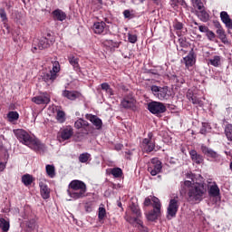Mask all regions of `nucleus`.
<instances>
[{"label":"nucleus","instance_id":"f257e3e1","mask_svg":"<svg viewBox=\"0 0 232 232\" xmlns=\"http://www.w3.org/2000/svg\"><path fill=\"white\" fill-rule=\"evenodd\" d=\"M181 186L184 189H187V200L190 204H200L206 198L208 189L204 183H193L192 181L186 180Z\"/></svg>","mask_w":232,"mask_h":232},{"label":"nucleus","instance_id":"f03ea898","mask_svg":"<svg viewBox=\"0 0 232 232\" xmlns=\"http://www.w3.org/2000/svg\"><path fill=\"white\" fill-rule=\"evenodd\" d=\"M13 131L19 142L28 146L31 150H34V151H43L44 150V144L41 143L39 140L32 137L26 130L23 129H15Z\"/></svg>","mask_w":232,"mask_h":232},{"label":"nucleus","instance_id":"7ed1b4c3","mask_svg":"<svg viewBox=\"0 0 232 232\" xmlns=\"http://www.w3.org/2000/svg\"><path fill=\"white\" fill-rule=\"evenodd\" d=\"M71 189L67 193L71 198L77 200L86 195V184L79 179H74L69 184Z\"/></svg>","mask_w":232,"mask_h":232},{"label":"nucleus","instance_id":"20e7f679","mask_svg":"<svg viewBox=\"0 0 232 232\" xmlns=\"http://www.w3.org/2000/svg\"><path fill=\"white\" fill-rule=\"evenodd\" d=\"M130 209L134 215H136L137 218H132L130 216L125 217V220L129 222V224H131L132 226H135V227H138V229L141 232H148V227H144V223L142 220H140L139 218L141 217L140 209L136 205H132L130 207Z\"/></svg>","mask_w":232,"mask_h":232},{"label":"nucleus","instance_id":"39448f33","mask_svg":"<svg viewBox=\"0 0 232 232\" xmlns=\"http://www.w3.org/2000/svg\"><path fill=\"white\" fill-rule=\"evenodd\" d=\"M59 72H61V64L59 62L55 61L53 63L52 70L42 74V79L47 84H53V82H55V79L59 77Z\"/></svg>","mask_w":232,"mask_h":232},{"label":"nucleus","instance_id":"423d86ee","mask_svg":"<svg viewBox=\"0 0 232 232\" xmlns=\"http://www.w3.org/2000/svg\"><path fill=\"white\" fill-rule=\"evenodd\" d=\"M179 207L180 200L179 199V196H174L169 199V206L167 208L168 220H171V218H175V217H177V213L179 211Z\"/></svg>","mask_w":232,"mask_h":232},{"label":"nucleus","instance_id":"0eeeda50","mask_svg":"<svg viewBox=\"0 0 232 232\" xmlns=\"http://www.w3.org/2000/svg\"><path fill=\"white\" fill-rule=\"evenodd\" d=\"M34 43V44H36L33 48V52L34 53H35L36 50H44V48H48L50 44H53V43H55V38L53 37V35L48 33L46 36L42 37L40 40H36Z\"/></svg>","mask_w":232,"mask_h":232},{"label":"nucleus","instance_id":"6e6552de","mask_svg":"<svg viewBox=\"0 0 232 232\" xmlns=\"http://www.w3.org/2000/svg\"><path fill=\"white\" fill-rule=\"evenodd\" d=\"M152 208H154L153 210L150 211L148 214H146V218L147 220H150V222H153L159 218V215H160V199L157 197H152Z\"/></svg>","mask_w":232,"mask_h":232},{"label":"nucleus","instance_id":"1a4fd4ad","mask_svg":"<svg viewBox=\"0 0 232 232\" xmlns=\"http://www.w3.org/2000/svg\"><path fill=\"white\" fill-rule=\"evenodd\" d=\"M150 90L154 97L159 99V101H168V99H169V94H168V86L160 87L152 85L150 86Z\"/></svg>","mask_w":232,"mask_h":232},{"label":"nucleus","instance_id":"9d476101","mask_svg":"<svg viewBox=\"0 0 232 232\" xmlns=\"http://www.w3.org/2000/svg\"><path fill=\"white\" fill-rule=\"evenodd\" d=\"M141 150L145 153H151L155 150V140H153V132L148 133V138L143 139L141 142Z\"/></svg>","mask_w":232,"mask_h":232},{"label":"nucleus","instance_id":"9b49d317","mask_svg":"<svg viewBox=\"0 0 232 232\" xmlns=\"http://www.w3.org/2000/svg\"><path fill=\"white\" fill-rule=\"evenodd\" d=\"M148 171L152 177L159 175L162 171V162L159 158H153L149 163Z\"/></svg>","mask_w":232,"mask_h":232},{"label":"nucleus","instance_id":"f8f14e48","mask_svg":"<svg viewBox=\"0 0 232 232\" xmlns=\"http://www.w3.org/2000/svg\"><path fill=\"white\" fill-rule=\"evenodd\" d=\"M148 110L153 115H159V113H165L166 105L160 102H151L148 103Z\"/></svg>","mask_w":232,"mask_h":232},{"label":"nucleus","instance_id":"ddd939ff","mask_svg":"<svg viewBox=\"0 0 232 232\" xmlns=\"http://www.w3.org/2000/svg\"><path fill=\"white\" fill-rule=\"evenodd\" d=\"M208 195L213 198L220 197V188L216 181L208 180Z\"/></svg>","mask_w":232,"mask_h":232},{"label":"nucleus","instance_id":"4468645a","mask_svg":"<svg viewBox=\"0 0 232 232\" xmlns=\"http://www.w3.org/2000/svg\"><path fill=\"white\" fill-rule=\"evenodd\" d=\"M33 102H34V104H50V94H48L47 92H42L40 93V95L38 96H34L32 98Z\"/></svg>","mask_w":232,"mask_h":232},{"label":"nucleus","instance_id":"2eb2a0df","mask_svg":"<svg viewBox=\"0 0 232 232\" xmlns=\"http://www.w3.org/2000/svg\"><path fill=\"white\" fill-rule=\"evenodd\" d=\"M85 119H87V121H90V122H92L96 130L102 129V120H101V118L97 117L96 115L86 114Z\"/></svg>","mask_w":232,"mask_h":232},{"label":"nucleus","instance_id":"dca6fc26","mask_svg":"<svg viewBox=\"0 0 232 232\" xmlns=\"http://www.w3.org/2000/svg\"><path fill=\"white\" fill-rule=\"evenodd\" d=\"M182 63H184L186 68H188V70L195 64V63H197L193 51H191L187 56L183 58Z\"/></svg>","mask_w":232,"mask_h":232},{"label":"nucleus","instance_id":"f3484780","mask_svg":"<svg viewBox=\"0 0 232 232\" xmlns=\"http://www.w3.org/2000/svg\"><path fill=\"white\" fill-rule=\"evenodd\" d=\"M39 187L42 198L47 200V198L50 197V188H48V185L43 181L39 183Z\"/></svg>","mask_w":232,"mask_h":232},{"label":"nucleus","instance_id":"a211bd4d","mask_svg":"<svg viewBox=\"0 0 232 232\" xmlns=\"http://www.w3.org/2000/svg\"><path fill=\"white\" fill-rule=\"evenodd\" d=\"M68 61L71 66H72L74 72H81V65H79V58L71 54L68 56Z\"/></svg>","mask_w":232,"mask_h":232},{"label":"nucleus","instance_id":"6ab92c4d","mask_svg":"<svg viewBox=\"0 0 232 232\" xmlns=\"http://www.w3.org/2000/svg\"><path fill=\"white\" fill-rule=\"evenodd\" d=\"M63 96L66 99H69V101H75V99H79L81 97V92L77 91H63Z\"/></svg>","mask_w":232,"mask_h":232},{"label":"nucleus","instance_id":"aec40b11","mask_svg":"<svg viewBox=\"0 0 232 232\" xmlns=\"http://www.w3.org/2000/svg\"><path fill=\"white\" fill-rule=\"evenodd\" d=\"M106 28V23L104 22H96L92 25V31L94 34L101 35V34L104 33V29Z\"/></svg>","mask_w":232,"mask_h":232},{"label":"nucleus","instance_id":"412c9836","mask_svg":"<svg viewBox=\"0 0 232 232\" xmlns=\"http://www.w3.org/2000/svg\"><path fill=\"white\" fill-rule=\"evenodd\" d=\"M73 135V129L72 127H67L61 130L60 137L63 140H68L69 139H72V136Z\"/></svg>","mask_w":232,"mask_h":232},{"label":"nucleus","instance_id":"4be33fe9","mask_svg":"<svg viewBox=\"0 0 232 232\" xmlns=\"http://www.w3.org/2000/svg\"><path fill=\"white\" fill-rule=\"evenodd\" d=\"M201 151L204 153V155H207V157H210L211 159H218V153L217 151L206 147L205 145L201 146Z\"/></svg>","mask_w":232,"mask_h":232},{"label":"nucleus","instance_id":"5701e85b","mask_svg":"<svg viewBox=\"0 0 232 232\" xmlns=\"http://www.w3.org/2000/svg\"><path fill=\"white\" fill-rule=\"evenodd\" d=\"M53 17L54 19V21H65L66 19V13H64L63 10L61 9H56L53 12Z\"/></svg>","mask_w":232,"mask_h":232},{"label":"nucleus","instance_id":"b1692460","mask_svg":"<svg viewBox=\"0 0 232 232\" xmlns=\"http://www.w3.org/2000/svg\"><path fill=\"white\" fill-rule=\"evenodd\" d=\"M189 155L193 162H195L196 164H202V162H204V158H202L200 154L197 153V150H190Z\"/></svg>","mask_w":232,"mask_h":232},{"label":"nucleus","instance_id":"393cba45","mask_svg":"<svg viewBox=\"0 0 232 232\" xmlns=\"http://www.w3.org/2000/svg\"><path fill=\"white\" fill-rule=\"evenodd\" d=\"M88 126H90V123L83 119H79L74 122V128H76V130H86Z\"/></svg>","mask_w":232,"mask_h":232},{"label":"nucleus","instance_id":"a878e982","mask_svg":"<svg viewBox=\"0 0 232 232\" xmlns=\"http://www.w3.org/2000/svg\"><path fill=\"white\" fill-rule=\"evenodd\" d=\"M121 106L123 108H133V106H135V100H133V98H125L121 102Z\"/></svg>","mask_w":232,"mask_h":232},{"label":"nucleus","instance_id":"bb28decb","mask_svg":"<svg viewBox=\"0 0 232 232\" xmlns=\"http://www.w3.org/2000/svg\"><path fill=\"white\" fill-rule=\"evenodd\" d=\"M216 34L218 35V38L220 39V41H222V43H226L227 41V37L226 36V31H224L222 26H219L217 29Z\"/></svg>","mask_w":232,"mask_h":232},{"label":"nucleus","instance_id":"cd10ccee","mask_svg":"<svg viewBox=\"0 0 232 232\" xmlns=\"http://www.w3.org/2000/svg\"><path fill=\"white\" fill-rule=\"evenodd\" d=\"M7 119L9 122H15V121L19 120V113L17 111H9L7 114Z\"/></svg>","mask_w":232,"mask_h":232},{"label":"nucleus","instance_id":"c85d7f7f","mask_svg":"<svg viewBox=\"0 0 232 232\" xmlns=\"http://www.w3.org/2000/svg\"><path fill=\"white\" fill-rule=\"evenodd\" d=\"M45 171H46L48 177H50V179H53L55 177V166L46 165Z\"/></svg>","mask_w":232,"mask_h":232},{"label":"nucleus","instance_id":"c756f323","mask_svg":"<svg viewBox=\"0 0 232 232\" xmlns=\"http://www.w3.org/2000/svg\"><path fill=\"white\" fill-rule=\"evenodd\" d=\"M0 228L4 232H7L10 229V222L6 221L5 218H0Z\"/></svg>","mask_w":232,"mask_h":232},{"label":"nucleus","instance_id":"7c9ffc66","mask_svg":"<svg viewBox=\"0 0 232 232\" xmlns=\"http://www.w3.org/2000/svg\"><path fill=\"white\" fill-rule=\"evenodd\" d=\"M101 87H102V90H103V92H106V93L110 95V97H111V95H114L113 89H111V87L110 86V84H108V82L102 83Z\"/></svg>","mask_w":232,"mask_h":232},{"label":"nucleus","instance_id":"2f4dec72","mask_svg":"<svg viewBox=\"0 0 232 232\" xmlns=\"http://www.w3.org/2000/svg\"><path fill=\"white\" fill-rule=\"evenodd\" d=\"M111 175L113 176L114 179H121V177H122V169L121 168L111 169Z\"/></svg>","mask_w":232,"mask_h":232},{"label":"nucleus","instance_id":"473e14b6","mask_svg":"<svg viewBox=\"0 0 232 232\" xmlns=\"http://www.w3.org/2000/svg\"><path fill=\"white\" fill-rule=\"evenodd\" d=\"M22 182L24 186H30L34 182V178L30 174H25L22 177Z\"/></svg>","mask_w":232,"mask_h":232},{"label":"nucleus","instance_id":"72a5a7b5","mask_svg":"<svg viewBox=\"0 0 232 232\" xmlns=\"http://www.w3.org/2000/svg\"><path fill=\"white\" fill-rule=\"evenodd\" d=\"M90 159H92V155L88 152L82 153L79 156V161L82 162V164H86Z\"/></svg>","mask_w":232,"mask_h":232},{"label":"nucleus","instance_id":"f704fd0d","mask_svg":"<svg viewBox=\"0 0 232 232\" xmlns=\"http://www.w3.org/2000/svg\"><path fill=\"white\" fill-rule=\"evenodd\" d=\"M208 62H209V64H211V66H215L217 68V67L220 66V56L216 55V56L210 58L208 60Z\"/></svg>","mask_w":232,"mask_h":232},{"label":"nucleus","instance_id":"c9c22d12","mask_svg":"<svg viewBox=\"0 0 232 232\" xmlns=\"http://www.w3.org/2000/svg\"><path fill=\"white\" fill-rule=\"evenodd\" d=\"M188 97L189 101L192 102V104H196V106H204V102L198 99L197 96H190L189 94L187 95Z\"/></svg>","mask_w":232,"mask_h":232},{"label":"nucleus","instance_id":"e433bc0d","mask_svg":"<svg viewBox=\"0 0 232 232\" xmlns=\"http://www.w3.org/2000/svg\"><path fill=\"white\" fill-rule=\"evenodd\" d=\"M211 131V126L209 123H202V127L200 129L201 135H206L207 133H209Z\"/></svg>","mask_w":232,"mask_h":232},{"label":"nucleus","instance_id":"4c0bfd02","mask_svg":"<svg viewBox=\"0 0 232 232\" xmlns=\"http://www.w3.org/2000/svg\"><path fill=\"white\" fill-rule=\"evenodd\" d=\"M56 120L58 122H64L66 121V114L63 111H58L56 114Z\"/></svg>","mask_w":232,"mask_h":232},{"label":"nucleus","instance_id":"58836bf2","mask_svg":"<svg viewBox=\"0 0 232 232\" xmlns=\"http://www.w3.org/2000/svg\"><path fill=\"white\" fill-rule=\"evenodd\" d=\"M106 217V208L103 207H100L98 210V218L101 221L104 220V218Z\"/></svg>","mask_w":232,"mask_h":232},{"label":"nucleus","instance_id":"ea45409f","mask_svg":"<svg viewBox=\"0 0 232 232\" xmlns=\"http://www.w3.org/2000/svg\"><path fill=\"white\" fill-rule=\"evenodd\" d=\"M104 45L108 46L109 48H119L120 44L117 42H113L112 40H106L104 42Z\"/></svg>","mask_w":232,"mask_h":232},{"label":"nucleus","instance_id":"a19ab883","mask_svg":"<svg viewBox=\"0 0 232 232\" xmlns=\"http://www.w3.org/2000/svg\"><path fill=\"white\" fill-rule=\"evenodd\" d=\"M191 1L195 8H198V10H204V4L202 3V0H191Z\"/></svg>","mask_w":232,"mask_h":232},{"label":"nucleus","instance_id":"79ce46f5","mask_svg":"<svg viewBox=\"0 0 232 232\" xmlns=\"http://www.w3.org/2000/svg\"><path fill=\"white\" fill-rule=\"evenodd\" d=\"M220 19L223 24H225L228 19H231V17L228 15L227 12L222 11L220 13Z\"/></svg>","mask_w":232,"mask_h":232},{"label":"nucleus","instance_id":"37998d69","mask_svg":"<svg viewBox=\"0 0 232 232\" xmlns=\"http://www.w3.org/2000/svg\"><path fill=\"white\" fill-rule=\"evenodd\" d=\"M0 17L3 23H5V21H8V17L6 16V11H5V8H0Z\"/></svg>","mask_w":232,"mask_h":232},{"label":"nucleus","instance_id":"c03bdc74","mask_svg":"<svg viewBox=\"0 0 232 232\" xmlns=\"http://www.w3.org/2000/svg\"><path fill=\"white\" fill-rule=\"evenodd\" d=\"M128 40H129V43H131V44H135V43H137V34H131L129 33Z\"/></svg>","mask_w":232,"mask_h":232},{"label":"nucleus","instance_id":"a18cd8bd","mask_svg":"<svg viewBox=\"0 0 232 232\" xmlns=\"http://www.w3.org/2000/svg\"><path fill=\"white\" fill-rule=\"evenodd\" d=\"M206 34L208 41H215V37H217V35L213 31L208 30Z\"/></svg>","mask_w":232,"mask_h":232},{"label":"nucleus","instance_id":"49530a36","mask_svg":"<svg viewBox=\"0 0 232 232\" xmlns=\"http://www.w3.org/2000/svg\"><path fill=\"white\" fill-rule=\"evenodd\" d=\"M199 15H201L203 18V21H208V19H209V14L204 11V8L202 10H199Z\"/></svg>","mask_w":232,"mask_h":232},{"label":"nucleus","instance_id":"de8ad7c7","mask_svg":"<svg viewBox=\"0 0 232 232\" xmlns=\"http://www.w3.org/2000/svg\"><path fill=\"white\" fill-rule=\"evenodd\" d=\"M179 44H180V46L182 48H186V46H188V42H186V38L185 37H180L179 39Z\"/></svg>","mask_w":232,"mask_h":232},{"label":"nucleus","instance_id":"09e8293b","mask_svg":"<svg viewBox=\"0 0 232 232\" xmlns=\"http://www.w3.org/2000/svg\"><path fill=\"white\" fill-rule=\"evenodd\" d=\"M225 26L228 28V30H232V19L228 18L225 23Z\"/></svg>","mask_w":232,"mask_h":232},{"label":"nucleus","instance_id":"8fccbe9b","mask_svg":"<svg viewBox=\"0 0 232 232\" xmlns=\"http://www.w3.org/2000/svg\"><path fill=\"white\" fill-rule=\"evenodd\" d=\"M198 30H199V32H201L202 34H207V32L209 31V28H208V26H206V25H199V26H198Z\"/></svg>","mask_w":232,"mask_h":232},{"label":"nucleus","instance_id":"3c124183","mask_svg":"<svg viewBox=\"0 0 232 232\" xmlns=\"http://www.w3.org/2000/svg\"><path fill=\"white\" fill-rule=\"evenodd\" d=\"M123 15L125 19H131V12L130 10H125Z\"/></svg>","mask_w":232,"mask_h":232},{"label":"nucleus","instance_id":"603ef678","mask_svg":"<svg viewBox=\"0 0 232 232\" xmlns=\"http://www.w3.org/2000/svg\"><path fill=\"white\" fill-rule=\"evenodd\" d=\"M174 28H175V30H182V28H184V25L182 24V23L177 22L174 24Z\"/></svg>","mask_w":232,"mask_h":232},{"label":"nucleus","instance_id":"864d4df0","mask_svg":"<svg viewBox=\"0 0 232 232\" xmlns=\"http://www.w3.org/2000/svg\"><path fill=\"white\" fill-rule=\"evenodd\" d=\"M151 200H153V198H150V197L146 198L144 200V206H150L151 205Z\"/></svg>","mask_w":232,"mask_h":232},{"label":"nucleus","instance_id":"5fc2aeb1","mask_svg":"<svg viewBox=\"0 0 232 232\" xmlns=\"http://www.w3.org/2000/svg\"><path fill=\"white\" fill-rule=\"evenodd\" d=\"M5 168H6V163L0 162V171H5Z\"/></svg>","mask_w":232,"mask_h":232},{"label":"nucleus","instance_id":"6e6d98bb","mask_svg":"<svg viewBox=\"0 0 232 232\" xmlns=\"http://www.w3.org/2000/svg\"><path fill=\"white\" fill-rule=\"evenodd\" d=\"M122 148H123L122 144H117L115 146V150H117V151H121V150H122Z\"/></svg>","mask_w":232,"mask_h":232},{"label":"nucleus","instance_id":"4d7b16f0","mask_svg":"<svg viewBox=\"0 0 232 232\" xmlns=\"http://www.w3.org/2000/svg\"><path fill=\"white\" fill-rule=\"evenodd\" d=\"M6 9L10 10L12 8V3L8 2L5 4Z\"/></svg>","mask_w":232,"mask_h":232},{"label":"nucleus","instance_id":"13d9d810","mask_svg":"<svg viewBox=\"0 0 232 232\" xmlns=\"http://www.w3.org/2000/svg\"><path fill=\"white\" fill-rule=\"evenodd\" d=\"M153 3H155L156 5H159V0H152Z\"/></svg>","mask_w":232,"mask_h":232},{"label":"nucleus","instance_id":"bf43d9fd","mask_svg":"<svg viewBox=\"0 0 232 232\" xmlns=\"http://www.w3.org/2000/svg\"><path fill=\"white\" fill-rule=\"evenodd\" d=\"M229 168H230V169L232 171V161L230 162Z\"/></svg>","mask_w":232,"mask_h":232},{"label":"nucleus","instance_id":"052dcab7","mask_svg":"<svg viewBox=\"0 0 232 232\" xmlns=\"http://www.w3.org/2000/svg\"><path fill=\"white\" fill-rule=\"evenodd\" d=\"M144 1H146V0H140V3H144Z\"/></svg>","mask_w":232,"mask_h":232},{"label":"nucleus","instance_id":"680f3d73","mask_svg":"<svg viewBox=\"0 0 232 232\" xmlns=\"http://www.w3.org/2000/svg\"><path fill=\"white\" fill-rule=\"evenodd\" d=\"M101 5H102V0H100Z\"/></svg>","mask_w":232,"mask_h":232}]
</instances>
